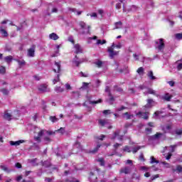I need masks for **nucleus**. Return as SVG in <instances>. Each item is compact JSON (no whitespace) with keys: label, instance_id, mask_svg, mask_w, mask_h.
<instances>
[{"label":"nucleus","instance_id":"f257e3e1","mask_svg":"<svg viewBox=\"0 0 182 182\" xmlns=\"http://www.w3.org/2000/svg\"><path fill=\"white\" fill-rule=\"evenodd\" d=\"M36 132H38V136H34L35 141H37V143H41V137L42 136H52V134H55V132L52 131H46L45 129H41L39 127L35 128Z\"/></svg>","mask_w":182,"mask_h":182},{"label":"nucleus","instance_id":"f03ea898","mask_svg":"<svg viewBox=\"0 0 182 182\" xmlns=\"http://www.w3.org/2000/svg\"><path fill=\"white\" fill-rule=\"evenodd\" d=\"M155 43V48L157 52H161V53H163V52H164V48L166 46V45L164 44V39L159 38L156 41Z\"/></svg>","mask_w":182,"mask_h":182},{"label":"nucleus","instance_id":"7ed1b4c3","mask_svg":"<svg viewBox=\"0 0 182 182\" xmlns=\"http://www.w3.org/2000/svg\"><path fill=\"white\" fill-rule=\"evenodd\" d=\"M79 25L81 28L80 33H82V35H89L90 33V26L86 25V23L80 21Z\"/></svg>","mask_w":182,"mask_h":182},{"label":"nucleus","instance_id":"20e7f679","mask_svg":"<svg viewBox=\"0 0 182 182\" xmlns=\"http://www.w3.org/2000/svg\"><path fill=\"white\" fill-rule=\"evenodd\" d=\"M138 89H139V90H143V93L144 95H154V96H156L157 94H156V90L151 89V88H149L147 87H146V85H139L138 87Z\"/></svg>","mask_w":182,"mask_h":182},{"label":"nucleus","instance_id":"39448f33","mask_svg":"<svg viewBox=\"0 0 182 182\" xmlns=\"http://www.w3.org/2000/svg\"><path fill=\"white\" fill-rule=\"evenodd\" d=\"M108 53L109 55V58L111 59H113V58H114V56H117V55H119V52L117 51H114V43H113L111 46V47L108 48Z\"/></svg>","mask_w":182,"mask_h":182},{"label":"nucleus","instance_id":"423d86ee","mask_svg":"<svg viewBox=\"0 0 182 182\" xmlns=\"http://www.w3.org/2000/svg\"><path fill=\"white\" fill-rule=\"evenodd\" d=\"M105 92L108 93L109 96V100H108V102L109 103V105H113V102H114V97L112 96V94L110 93V87H109V86H106Z\"/></svg>","mask_w":182,"mask_h":182},{"label":"nucleus","instance_id":"0eeeda50","mask_svg":"<svg viewBox=\"0 0 182 182\" xmlns=\"http://www.w3.org/2000/svg\"><path fill=\"white\" fill-rule=\"evenodd\" d=\"M149 112H139L136 114V116H139V117L144 120H149Z\"/></svg>","mask_w":182,"mask_h":182},{"label":"nucleus","instance_id":"6e6552de","mask_svg":"<svg viewBox=\"0 0 182 182\" xmlns=\"http://www.w3.org/2000/svg\"><path fill=\"white\" fill-rule=\"evenodd\" d=\"M133 57L134 60H140L141 62H144V58L141 53H134Z\"/></svg>","mask_w":182,"mask_h":182},{"label":"nucleus","instance_id":"1a4fd4ad","mask_svg":"<svg viewBox=\"0 0 182 182\" xmlns=\"http://www.w3.org/2000/svg\"><path fill=\"white\" fill-rule=\"evenodd\" d=\"M119 134H120V130H117L113 136L111 137L112 140H114V139H116V137H117L118 140H123V136H119Z\"/></svg>","mask_w":182,"mask_h":182},{"label":"nucleus","instance_id":"9d476101","mask_svg":"<svg viewBox=\"0 0 182 182\" xmlns=\"http://www.w3.org/2000/svg\"><path fill=\"white\" fill-rule=\"evenodd\" d=\"M3 117L5 120H8V122H10V120H12L14 115H12L11 113L8 112V111H6V112H4Z\"/></svg>","mask_w":182,"mask_h":182},{"label":"nucleus","instance_id":"9b49d317","mask_svg":"<svg viewBox=\"0 0 182 182\" xmlns=\"http://www.w3.org/2000/svg\"><path fill=\"white\" fill-rule=\"evenodd\" d=\"M38 90L40 92H50V89L48 88V85L46 84H42L38 87Z\"/></svg>","mask_w":182,"mask_h":182},{"label":"nucleus","instance_id":"f8f14e48","mask_svg":"<svg viewBox=\"0 0 182 182\" xmlns=\"http://www.w3.org/2000/svg\"><path fill=\"white\" fill-rule=\"evenodd\" d=\"M53 71L55 73H59V72H60V63H59V62H55V63Z\"/></svg>","mask_w":182,"mask_h":182},{"label":"nucleus","instance_id":"ddd939ff","mask_svg":"<svg viewBox=\"0 0 182 182\" xmlns=\"http://www.w3.org/2000/svg\"><path fill=\"white\" fill-rule=\"evenodd\" d=\"M68 9L69 14H75V15H78V16L82 15V11H77L75 8L68 7Z\"/></svg>","mask_w":182,"mask_h":182},{"label":"nucleus","instance_id":"4468645a","mask_svg":"<svg viewBox=\"0 0 182 182\" xmlns=\"http://www.w3.org/2000/svg\"><path fill=\"white\" fill-rule=\"evenodd\" d=\"M48 11H51V14H56V12H58V6H53V4H50L48 6Z\"/></svg>","mask_w":182,"mask_h":182},{"label":"nucleus","instance_id":"2eb2a0df","mask_svg":"<svg viewBox=\"0 0 182 182\" xmlns=\"http://www.w3.org/2000/svg\"><path fill=\"white\" fill-rule=\"evenodd\" d=\"M132 172V168L126 166L121 169L120 173H124V174H130Z\"/></svg>","mask_w":182,"mask_h":182},{"label":"nucleus","instance_id":"dca6fc26","mask_svg":"<svg viewBox=\"0 0 182 182\" xmlns=\"http://www.w3.org/2000/svg\"><path fill=\"white\" fill-rule=\"evenodd\" d=\"M22 143H25V141L24 140H18V141H11L9 142L10 145L11 146H20L21 144H22Z\"/></svg>","mask_w":182,"mask_h":182},{"label":"nucleus","instance_id":"f3484780","mask_svg":"<svg viewBox=\"0 0 182 182\" xmlns=\"http://www.w3.org/2000/svg\"><path fill=\"white\" fill-rule=\"evenodd\" d=\"M153 103H154V100H153V99H148L147 104L144 106V108L150 109L151 107H153Z\"/></svg>","mask_w":182,"mask_h":182},{"label":"nucleus","instance_id":"a211bd4d","mask_svg":"<svg viewBox=\"0 0 182 182\" xmlns=\"http://www.w3.org/2000/svg\"><path fill=\"white\" fill-rule=\"evenodd\" d=\"M87 100L90 105H97V103H100V102H102V100H99L97 101H92V96L90 95L87 96Z\"/></svg>","mask_w":182,"mask_h":182},{"label":"nucleus","instance_id":"6ab92c4d","mask_svg":"<svg viewBox=\"0 0 182 182\" xmlns=\"http://www.w3.org/2000/svg\"><path fill=\"white\" fill-rule=\"evenodd\" d=\"M27 55L29 58H33L35 56V47L28 49Z\"/></svg>","mask_w":182,"mask_h":182},{"label":"nucleus","instance_id":"aec40b11","mask_svg":"<svg viewBox=\"0 0 182 182\" xmlns=\"http://www.w3.org/2000/svg\"><path fill=\"white\" fill-rule=\"evenodd\" d=\"M6 27L0 26V32L4 38H6L8 36V31L5 30Z\"/></svg>","mask_w":182,"mask_h":182},{"label":"nucleus","instance_id":"412c9836","mask_svg":"<svg viewBox=\"0 0 182 182\" xmlns=\"http://www.w3.org/2000/svg\"><path fill=\"white\" fill-rule=\"evenodd\" d=\"M49 39H51L52 41H58L59 39V36L55 33H52L49 34L48 36Z\"/></svg>","mask_w":182,"mask_h":182},{"label":"nucleus","instance_id":"4be33fe9","mask_svg":"<svg viewBox=\"0 0 182 182\" xmlns=\"http://www.w3.org/2000/svg\"><path fill=\"white\" fill-rule=\"evenodd\" d=\"M74 149H77L76 153L78 151H80L83 150V148L82 147V145H80V143L79 141H76L74 144Z\"/></svg>","mask_w":182,"mask_h":182},{"label":"nucleus","instance_id":"5701e85b","mask_svg":"<svg viewBox=\"0 0 182 182\" xmlns=\"http://www.w3.org/2000/svg\"><path fill=\"white\" fill-rule=\"evenodd\" d=\"M114 25V29H122V28H123V23H122V21L115 22Z\"/></svg>","mask_w":182,"mask_h":182},{"label":"nucleus","instance_id":"b1692460","mask_svg":"<svg viewBox=\"0 0 182 182\" xmlns=\"http://www.w3.org/2000/svg\"><path fill=\"white\" fill-rule=\"evenodd\" d=\"M96 180H97V176L95 177V173L90 172L89 181L91 182H96Z\"/></svg>","mask_w":182,"mask_h":182},{"label":"nucleus","instance_id":"393cba45","mask_svg":"<svg viewBox=\"0 0 182 182\" xmlns=\"http://www.w3.org/2000/svg\"><path fill=\"white\" fill-rule=\"evenodd\" d=\"M176 147H177V145H172L171 146H165L164 150L168 149L170 153H174V151L176 150Z\"/></svg>","mask_w":182,"mask_h":182},{"label":"nucleus","instance_id":"a878e982","mask_svg":"<svg viewBox=\"0 0 182 182\" xmlns=\"http://www.w3.org/2000/svg\"><path fill=\"white\" fill-rule=\"evenodd\" d=\"M161 136H163V134H161L160 132H157L156 134L151 136V139H152V140H157V139H160V137H161Z\"/></svg>","mask_w":182,"mask_h":182},{"label":"nucleus","instance_id":"bb28decb","mask_svg":"<svg viewBox=\"0 0 182 182\" xmlns=\"http://www.w3.org/2000/svg\"><path fill=\"white\" fill-rule=\"evenodd\" d=\"M172 96L170 94L166 93L165 95L162 96L163 100H166V102H170L171 100Z\"/></svg>","mask_w":182,"mask_h":182},{"label":"nucleus","instance_id":"cd10ccee","mask_svg":"<svg viewBox=\"0 0 182 182\" xmlns=\"http://www.w3.org/2000/svg\"><path fill=\"white\" fill-rule=\"evenodd\" d=\"M98 123L100 126H106V124H107V123H109V120L108 119H99L98 120Z\"/></svg>","mask_w":182,"mask_h":182},{"label":"nucleus","instance_id":"c85d7f7f","mask_svg":"<svg viewBox=\"0 0 182 182\" xmlns=\"http://www.w3.org/2000/svg\"><path fill=\"white\" fill-rule=\"evenodd\" d=\"M74 48L75 49V53H82V48L79 44H75Z\"/></svg>","mask_w":182,"mask_h":182},{"label":"nucleus","instance_id":"c756f323","mask_svg":"<svg viewBox=\"0 0 182 182\" xmlns=\"http://www.w3.org/2000/svg\"><path fill=\"white\" fill-rule=\"evenodd\" d=\"M148 77H149L150 80H156V77L154 75L153 71H149L147 73Z\"/></svg>","mask_w":182,"mask_h":182},{"label":"nucleus","instance_id":"7c9ffc66","mask_svg":"<svg viewBox=\"0 0 182 182\" xmlns=\"http://www.w3.org/2000/svg\"><path fill=\"white\" fill-rule=\"evenodd\" d=\"M162 130L164 133H168L171 130V127L170 125H166L162 127Z\"/></svg>","mask_w":182,"mask_h":182},{"label":"nucleus","instance_id":"2f4dec72","mask_svg":"<svg viewBox=\"0 0 182 182\" xmlns=\"http://www.w3.org/2000/svg\"><path fill=\"white\" fill-rule=\"evenodd\" d=\"M136 73L139 75V76H143V75H144V68L143 67L139 68Z\"/></svg>","mask_w":182,"mask_h":182},{"label":"nucleus","instance_id":"473e14b6","mask_svg":"<svg viewBox=\"0 0 182 182\" xmlns=\"http://www.w3.org/2000/svg\"><path fill=\"white\" fill-rule=\"evenodd\" d=\"M36 161H38V159L28 160V163H30V164H32V166H38V164H36Z\"/></svg>","mask_w":182,"mask_h":182},{"label":"nucleus","instance_id":"72a5a7b5","mask_svg":"<svg viewBox=\"0 0 182 182\" xmlns=\"http://www.w3.org/2000/svg\"><path fill=\"white\" fill-rule=\"evenodd\" d=\"M0 168H1V170L5 171L6 173H10V171H11V170H9V168H8V166H6V165H1Z\"/></svg>","mask_w":182,"mask_h":182},{"label":"nucleus","instance_id":"f704fd0d","mask_svg":"<svg viewBox=\"0 0 182 182\" xmlns=\"http://www.w3.org/2000/svg\"><path fill=\"white\" fill-rule=\"evenodd\" d=\"M12 55H9L4 58V60L5 62H6V63L9 64L11 63V62H12Z\"/></svg>","mask_w":182,"mask_h":182},{"label":"nucleus","instance_id":"c9c22d12","mask_svg":"<svg viewBox=\"0 0 182 182\" xmlns=\"http://www.w3.org/2000/svg\"><path fill=\"white\" fill-rule=\"evenodd\" d=\"M43 141L45 143V144H49V143H50V141H52V139H50L49 138V136H44L43 137Z\"/></svg>","mask_w":182,"mask_h":182},{"label":"nucleus","instance_id":"e433bc0d","mask_svg":"<svg viewBox=\"0 0 182 182\" xmlns=\"http://www.w3.org/2000/svg\"><path fill=\"white\" fill-rule=\"evenodd\" d=\"M60 46H56L57 50H56L55 53L52 55L53 58H56V56H59V49H60Z\"/></svg>","mask_w":182,"mask_h":182},{"label":"nucleus","instance_id":"4c0bfd02","mask_svg":"<svg viewBox=\"0 0 182 182\" xmlns=\"http://www.w3.org/2000/svg\"><path fill=\"white\" fill-rule=\"evenodd\" d=\"M132 148H130V146H126L123 148V151H125L127 153H132V150H131Z\"/></svg>","mask_w":182,"mask_h":182},{"label":"nucleus","instance_id":"58836bf2","mask_svg":"<svg viewBox=\"0 0 182 182\" xmlns=\"http://www.w3.org/2000/svg\"><path fill=\"white\" fill-rule=\"evenodd\" d=\"M140 149H141V146H136L135 147H132V153H134V154L137 153V151L140 150Z\"/></svg>","mask_w":182,"mask_h":182},{"label":"nucleus","instance_id":"ea45409f","mask_svg":"<svg viewBox=\"0 0 182 182\" xmlns=\"http://www.w3.org/2000/svg\"><path fill=\"white\" fill-rule=\"evenodd\" d=\"M50 120L52 122V123H56L59 120V119L56 118L55 116H50Z\"/></svg>","mask_w":182,"mask_h":182},{"label":"nucleus","instance_id":"a19ab883","mask_svg":"<svg viewBox=\"0 0 182 182\" xmlns=\"http://www.w3.org/2000/svg\"><path fill=\"white\" fill-rule=\"evenodd\" d=\"M63 88L60 87H55V92H56V93H62V92H63Z\"/></svg>","mask_w":182,"mask_h":182},{"label":"nucleus","instance_id":"79ce46f5","mask_svg":"<svg viewBox=\"0 0 182 182\" xmlns=\"http://www.w3.org/2000/svg\"><path fill=\"white\" fill-rule=\"evenodd\" d=\"M73 95L74 96V97H75V99H79V97H80V92H73Z\"/></svg>","mask_w":182,"mask_h":182},{"label":"nucleus","instance_id":"37998d69","mask_svg":"<svg viewBox=\"0 0 182 182\" xmlns=\"http://www.w3.org/2000/svg\"><path fill=\"white\" fill-rule=\"evenodd\" d=\"M44 167H50V161H46L43 163Z\"/></svg>","mask_w":182,"mask_h":182},{"label":"nucleus","instance_id":"c03bdc74","mask_svg":"<svg viewBox=\"0 0 182 182\" xmlns=\"http://www.w3.org/2000/svg\"><path fill=\"white\" fill-rule=\"evenodd\" d=\"M123 4V0H119V2H118L116 4V9H120V8H122V4Z\"/></svg>","mask_w":182,"mask_h":182},{"label":"nucleus","instance_id":"a18cd8bd","mask_svg":"<svg viewBox=\"0 0 182 182\" xmlns=\"http://www.w3.org/2000/svg\"><path fill=\"white\" fill-rule=\"evenodd\" d=\"M1 92L3 93V95H4L5 96L9 95V90L4 88L1 90Z\"/></svg>","mask_w":182,"mask_h":182},{"label":"nucleus","instance_id":"49530a36","mask_svg":"<svg viewBox=\"0 0 182 182\" xmlns=\"http://www.w3.org/2000/svg\"><path fill=\"white\" fill-rule=\"evenodd\" d=\"M97 161L100 163V166H105V159L103 158H100Z\"/></svg>","mask_w":182,"mask_h":182},{"label":"nucleus","instance_id":"de8ad7c7","mask_svg":"<svg viewBox=\"0 0 182 182\" xmlns=\"http://www.w3.org/2000/svg\"><path fill=\"white\" fill-rule=\"evenodd\" d=\"M80 89H89V83L87 82H82V86Z\"/></svg>","mask_w":182,"mask_h":182},{"label":"nucleus","instance_id":"09e8293b","mask_svg":"<svg viewBox=\"0 0 182 182\" xmlns=\"http://www.w3.org/2000/svg\"><path fill=\"white\" fill-rule=\"evenodd\" d=\"M106 43V40H97V45H105Z\"/></svg>","mask_w":182,"mask_h":182},{"label":"nucleus","instance_id":"8fccbe9b","mask_svg":"<svg viewBox=\"0 0 182 182\" xmlns=\"http://www.w3.org/2000/svg\"><path fill=\"white\" fill-rule=\"evenodd\" d=\"M154 163H156V164H159V161H156L154 156H151V164H153Z\"/></svg>","mask_w":182,"mask_h":182},{"label":"nucleus","instance_id":"3c124183","mask_svg":"<svg viewBox=\"0 0 182 182\" xmlns=\"http://www.w3.org/2000/svg\"><path fill=\"white\" fill-rule=\"evenodd\" d=\"M175 37H176V39H178V41H181V39H182V33H176L175 35Z\"/></svg>","mask_w":182,"mask_h":182},{"label":"nucleus","instance_id":"603ef678","mask_svg":"<svg viewBox=\"0 0 182 182\" xmlns=\"http://www.w3.org/2000/svg\"><path fill=\"white\" fill-rule=\"evenodd\" d=\"M114 90H115L116 92H123V90H122V88H120L117 85H115L114 87Z\"/></svg>","mask_w":182,"mask_h":182},{"label":"nucleus","instance_id":"864d4df0","mask_svg":"<svg viewBox=\"0 0 182 182\" xmlns=\"http://www.w3.org/2000/svg\"><path fill=\"white\" fill-rule=\"evenodd\" d=\"M59 80H60L59 75H58L57 77L53 80V85H56V83H58Z\"/></svg>","mask_w":182,"mask_h":182},{"label":"nucleus","instance_id":"5fc2aeb1","mask_svg":"<svg viewBox=\"0 0 182 182\" xmlns=\"http://www.w3.org/2000/svg\"><path fill=\"white\" fill-rule=\"evenodd\" d=\"M100 144H97L95 149L90 151V153H96L99 149H100Z\"/></svg>","mask_w":182,"mask_h":182},{"label":"nucleus","instance_id":"6e6d98bb","mask_svg":"<svg viewBox=\"0 0 182 182\" xmlns=\"http://www.w3.org/2000/svg\"><path fill=\"white\" fill-rule=\"evenodd\" d=\"M120 146H122V144L116 143L115 144H114V149H114L115 153H116V150H117V148L120 147Z\"/></svg>","mask_w":182,"mask_h":182},{"label":"nucleus","instance_id":"4d7b16f0","mask_svg":"<svg viewBox=\"0 0 182 182\" xmlns=\"http://www.w3.org/2000/svg\"><path fill=\"white\" fill-rule=\"evenodd\" d=\"M145 132H146V134H151V132H153V129L146 128Z\"/></svg>","mask_w":182,"mask_h":182},{"label":"nucleus","instance_id":"13d9d810","mask_svg":"<svg viewBox=\"0 0 182 182\" xmlns=\"http://www.w3.org/2000/svg\"><path fill=\"white\" fill-rule=\"evenodd\" d=\"M6 72V70L4 67H0V75H4Z\"/></svg>","mask_w":182,"mask_h":182},{"label":"nucleus","instance_id":"bf43d9fd","mask_svg":"<svg viewBox=\"0 0 182 182\" xmlns=\"http://www.w3.org/2000/svg\"><path fill=\"white\" fill-rule=\"evenodd\" d=\"M17 62L19 65V66H23V65H25V60H17Z\"/></svg>","mask_w":182,"mask_h":182},{"label":"nucleus","instance_id":"052dcab7","mask_svg":"<svg viewBox=\"0 0 182 182\" xmlns=\"http://www.w3.org/2000/svg\"><path fill=\"white\" fill-rule=\"evenodd\" d=\"M159 177H160V175H159V174L152 176L151 177V181H153L154 180H156V178H159Z\"/></svg>","mask_w":182,"mask_h":182},{"label":"nucleus","instance_id":"680f3d73","mask_svg":"<svg viewBox=\"0 0 182 182\" xmlns=\"http://www.w3.org/2000/svg\"><path fill=\"white\" fill-rule=\"evenodd\" d=\"M161 113H163L162 111H156L154 112V117H157V116H159V114H161Z\"/></svg>","mask_w":182,"mask_h":182},{"label":"nucleus","instance_id":"e2e57ef3","mask_svg":"<svg viewBox=\"0 0 182 182\" xmlns=\"http://www.w3.org/2000/svg\"><path fill=\"white\" fill-rule=\"evenodd\" d=\"M161 164H163L164 166H165V167H166V168H170V164L166 162V161H163L161 162Z\"/></svg>","mask_w":182,"mask_h":182},{"label":"nucleus","instance_id":"0e129e2a","mask_svg":"<svg viewBox=\"0 0 182 182\" xmlns=\"http://www.w3.org/2000/svg\"><path fill=\"white\" fill-rule=\"evenodd\" d=\"M176 170L177 171H178L179 173H182V166L178 165L176 166Z\"/></svg>","mask_w":182,"mask_h":182},{"label":"nucleus","instance_id":"69168bd1","mask_svg":"<svg viewBox=\"0 0 182 182\" xmlns=\"http://www.w3.org/2000/svg\"><path fill=\"white\" fill-rule=\"evenodd\" d=\"M73 63H75V65H76V66H79V64L80 63H82V61H77V60H73Z\"/></svg>","mask_w":182,"mask_h":182},{"label":"nucleus","instance_id":"338daca9","mask_svg":"<svg viewBox=\"0 0 182 182\" xmlns=\"http://www.w3.org/2000/svg\"><path fill=\"white\" fill-rule=\"evenodd\" d=\"M176 69H177V70H181V69H182V63L178 64V65L176 67Z\"/></svg>","mask_w":182,"mask_h":182},{"label":"nucleus","instance_id":"774afa93","mask_svg":"<svg viewBox=\"0 0 182 182\" xmlns=\"http://www.w3.org/2000/svg\"><path fill=\"white\" fill-rule=\"evenodd\" d=\"M176 134H178V136H180L182 134V129H178L176 131Z\"/></svg>","mask_w":182,"mask_h":182}]
</instances>
